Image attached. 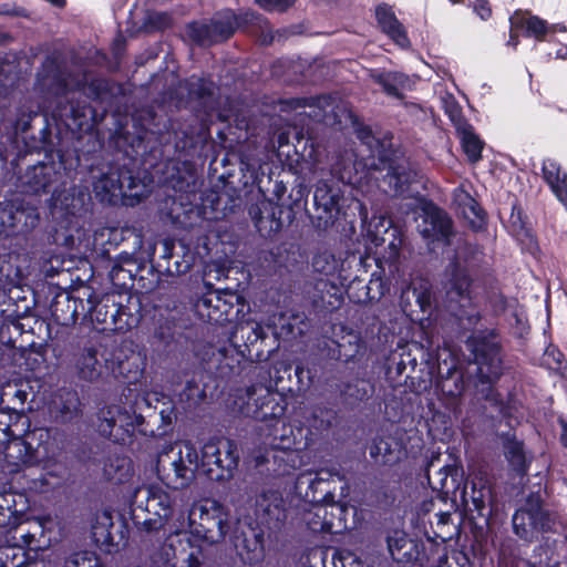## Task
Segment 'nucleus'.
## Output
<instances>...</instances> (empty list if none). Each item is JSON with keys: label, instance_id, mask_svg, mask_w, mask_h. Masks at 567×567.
<instances>
[{"label": "nucleus", "instance_id": "4c0bfd02", "mask_svg": "<svg viewBox=\"0 0 567 567\" xmlns=\"http://www.w3.org/2000/svg\"><path fill=\"white\" fill-rule=\"evenodd\" d=\"M70 290L68 292H73L74 288L83 289L82 296L86 298L87 302V311L90 312L92 319H95L99 322L106 323L107 322V310L104 312L103 309L109 307V303L112 301L109 293H104L102 296L97 295L93 289V286H70Z\"/></svg>", "mask_w": 567, "mask_h": 567}, {"label": "nucleus", "instance_id": "0e129e2a", "mask_svg": "<svg viewBox=\"0 0 567 567\" xmlns=\"http://www.w3.org/2000/svg\"><path fill=\"white\" fill-rule=\"evenodd\" d=\"M410 290L412 291V295L416 297V301L422 311H426L431 306V293L426 286H408V291Z\"/></svg>", "mask_w": 567, "mask_h": 567}, {"label": "nucleus", "instance_id": "cd10ccee", "mask_svg": "<svg viewBox=\"0 0 567 567\" xmlns=\"http://www.w3.org/2000/svg\"><path fill=\"white\" fill-rule=\"evenodd\" d=\"M257 388L250 386L246 390L247 403L241 413L258 421L279 419L285 413V408L277 401L275 394L266 391L258 399H254Z\"/></svg>", "mask_w": 567, "mask_h": 567}, {"label": "nucleus", "instance_id": "bf43d9fd", "mask_svg": "<svg viewBox=\"0 0 567 567\" xmlns=\"http://www.w3.org/2000/svg\"><path fill=\"white\" fill-rule=\"evenodd\" d=\"M41 274L44 276V281L42 284H51L48 281L49 279H53L55 276H61L63 281H69L70 284H89L87 280L81 279L79 276L75 278L65 271L63 268L59 269L58 267H54L51 262H44L42 267L40 268Z\"/></svg>", "mask_w": 567, "mask_h": 567}, {"label": "nucleus", "instance_id": "c756f323", "mask_svg": "<svg viewBox=\"0 0 567 567\" xmlns=\"http://www.w3.org/2000/svg\"><path fill=\"white\" fill-rule=\"evenodd\" d=\"M208 19L217 44L229 40L239 28L248 22L247 14H237L231 9L219 10Z\"/></svg>", "mask_w": 567, "mask_h": 567}, {"label": "nucleus", "instance_id": "6e6d98bb", "mask_svg": "<svg viewBox=\"0 0 567 567\" xmlns=\"http://www.w3.org/2000/svg\"><path fill=\"white\" fill-rule=\"evenodd\" d=\"M369 453L375 462L382 464L392 463L396 458L394 451L391 449V444L384 439H375L369 449Z\"/></svg>", "mask_w": 567, "mask_h": 567}, {"label": "nucleus", "instance_id": "412c9836", "mask_svg": "<svg viewBox=\"0 0 567 567\" xmlns=\"http://www.w3.org/2000/svg\"><path fill=\"white\" fill-rule=\"evenodd\" d=\"M61 173L52 163L38 162L20 176L22 192L28 195H49L61 182Z\"/></svg>", "mask_w": 567, "mask_h": 567}, {"label": "nucleus", "instance_id": "9d476101", "mask_svg": "<svg viewBox=\"0 0 567 567\" xmlns=\"http://www.w3.org/2000/svg\"><path fill=\"white\" fill-rule=\"evenodd\" d=\"M198 467L197 451L188 441L169 445L158 454L156 464L159 478L174 489L187 486Z\"/></svg>", "mask_w": 567, "mask_h": 567}, {"label": "nucleus", "instance_id": "a18cd8bd", "mask_svg": "<svg viewBox=\"0 0 567 567\" xmlns=\"http://www.w3.org/2000/svg\"><path fill=\"white\" fill-rule=\"evenodd\" d=\"M470 498L473 509L483 515L485 507L492 503V488L487 478L480 476L472 481Z\"/></svg>", "mask_w": 567, "mask_h": 567}, {"label": "nucleus", "instance_id": "864d4df0", "mask_svg": "<svg viewBox=\"0 0 567 567\" xmlns=\"http://www.w3.org/2000/svg\"><path fill=\"white\" fill-rule=\"evenodd\" d=\"M542 171L544 181L550 186L558 199L563 200L560 184L565 185L566 177L560 178V168L557 163L551 159L544 161Z\"/></svg>", "mask_w": 567, "mask_h": 567}, {"label": "nucleus", "instance_id": "4be33fe9", "mask_svg": "<svg viewBox=\"0 0 567 567\" xmlns=\"http://www.w3.org/2000/svg\"><path fill=\"white\" fill-rule=\"evenodd\" d=\"M49 437V431L40 429L27 435V440L14 439L6 447L4 457L9 465L19 468L35 462L40 443Z\"/></svg>", "mask_w": 567, "mask_h": 567}, {"label": "nucleus", "instance_id": "39448f33", "mask_svg": "<svg viewBox=\"0 0 567 567\" xmlns=\"http://www.w3.org/2000/svg\"><path fill=\"white\" fill-rule=\"evenodd\" d=\"M168 96L177 109L189 110L202 121H212L214 117L225 121L220 112V89L210 76L193 74L185 78L168 91Z\"/></svg>", "mask_w": 567, "mask_h": 567}, {"label": "nucleus", "instance_id": "473e14b6", "mask_svg": "<svg viewBox=\"0 0 567 567\" xmlns=\"http://www.w3.org/2000/svg\"><path fill=\"white\" fill-rule=\"evenodd\" d=\"M371 79L388 96L396 100H403V91L410 87L409 75L399 71L375 70L371 73Z\"/></svg>", "mask_w": 567, "mask_h": 567}, {"label": "nucleus", "instance_id": "6ab92c4d", "mask_svg": "<svg viewBox=\"0 0 567 567\" xmlns=\"http://www.w3.org/2000/svg\"><path fill=\"white\" fill-rule=\"evenodd\" d=\"M252 516L262 530L279 532L287 519L282 495L278 491H262L255 498Z\"/></svg>", "mask_w": 567, "mask_h": 567}, {"label": "nucleus", "instance_id": "680f3d73", "mask_svg": "<svg viewBox=\"0 0 567 567\" xmlns=\"http://www.w3.org/2000/svg\"><path fill=\"white\" fill-rule=\"evenodd\" d=\"M245 547L248 553L247 559L258 560L262 557L264 554V530L261 529L258 533H254L252 539L249 540L248 538L244 539Z\"/></svg>", "mask_w": 567, "mask_h": 567}, {"label": "nucleus", "instance_id": "f8f14e48", "mask_svg": "<svg viewBox=\"0 0 567 567\" xmlns=\"http://www.w3.org/2000/svg\"><path fill=\"white\" fill-rule=\"evenodd\" d=\"M346 184L334 178L319 179L313 189L315 214L311 224L318 233L328 231L334 227L342 214Z\"/></svg>", "mask_w": 567, "mask_h": 567}, {"label": "nucleus", "instance_id": "338daca9", "mask_svg": "<svg viewBox=\"0 0 567 567\" xmlns=\"http://www.w3.org/2000/svg\"><path fill=\"white\" fill-rule=\"evenodd\" d=\"M386 542L389 551L391 553V556L394 557L395 551H399L404 547L406 537L403 532L395 530L393 535L388 536Z\"/></svg>", "mask_w": 567, "mask_h": 567}, {"label": "nucleus", "instance_id": "f03ea898", "mask_svg": "<svg viewBox=\"0 0 567 567\" xmlns=\"http://www.w3.org/2000/svg\"><path fill=\"white\" fill-rule=\"evenodd\" d=\"M96 115V110L84 100L69 99L66 95L55 97L51 110V118L56 128L54 135L48 113L38 102L28 100L16 107L10 128L16 137L22 138L28 152L52 156L58 135L64 131L72 138H81L94 128Z\"/></svg>", "mask_w": 567, "mask_h": 567}, {"label": "nucleus", "instance_id": "b1692460", "mask_svg": "<svg viewBox=\"0 0 567 567\" xmlns=\"http://www.w3.org/2000/svg\"><path fill=\"white\" fill-rule=\"evenodd\" d=\"M328 476L331 475L323 471L300 473L295 483L296 494L309 504L326 502L328 497H332L331 491L327 488Z\"/></svg>", "mask_w": 567, "mask_h": 567}, {"label": "nucleus", "instance_id": "13d9d810", "mask_svg": "<svg viewBox=\"0 0 567 567\" xmlns=\"http://www.w3.org/2000/svg\"><path fill=\"white\" fill-rule=\"evenodd\" d=\"M310 109H316L318 111L315 112V116L320 121L323 120L329 111H332L334 107V99L331 94H320L309 96Z\"/></svg>", "mask_w": 567, "mask_h": 567}, {"label": "nucleus", "instance_id": "423d86ee", "mask_svg": "<svg viewBox=\"0 0 567 567\" xmlns=\"http://www.w3.org/2000/svg\"><path fill=\"white\" fill-rule=\"evenodd\" d=\"M228 513L215 501L196 503L187 516L181 514L169 526V533H181L189 528L190 533L213 545L224 540L229 529Z\"/></svg>", "mask_w": 567, "mask_h": 567}, {"label": "nucleus", "instance_id": "e433bc0d", "mask_svg": "<svg viewBox=\"0 0 567 567\" xmlns=\"http://www.w3.org/2000/svg\"><path fill=\"white\" fill-rule=\"evenodd\" d=\"M76 87L81 90L87 99L96 102H104L113 94L111 82L106 78L97 75H83V78L78 81Z\"/></svg>", "mask_w": 567, "mask_h": 567}, {"label": "nucleus", "instance_id": "0eeeda50", "mask_svg": "<svg viewBox=\"0 0 567 567\" xmlns=\"http://www.w3.org/2000/svg\"><path fill=\"white\" fill-rule=\"evenodd\" d=\"M42 216L39 207L22 197L7 200L0 208L1 233L16 238L18 244L37 249L41 230Z\"/></svg>", "mask_w": 567, "mask_h": 567}, {"label": "nucleus", "instance_id": "a878e982", "mask_svg": "<svg viewBox=\"0 0 567 567\" xmlns=\"http://www.w3.org/2000/svg\"><path fill=\"white\" fill-rule=\"evenodd\" d=\"M49 195L45 199V205L52 217L59 216L70 224V218L81 215L83 199L68 190L63 182H60Z\"/></svg>", "mask_w": 567, "mask_h": 567}, {"label": "nucleus", "instance_id": "c85d7f7f", "mask_svg": "<svg viewBox=\"0 0 567 567\" xmlns=\"http://www.w3.org/2000/svg\"><path fill=\"white\" fill-rule=\"evenodd\" d=\"M508 234L519 243L524 252L535 258L540 252L537 237L528 226V218L518 202L512 205V213L508 219Z\"/></svg>", "mask_w": 567, "mask_h": 567}, {"label": "nucleus", "instance_id": "1a4fd4ad", "mask_svg": "<svg viewBox=\"0 0 567 567\" xmlns=\"http://www.w3.org/2000/svg\"><path fill=\"white\" fill-rule=\"evenodd\" d=\"M476 364L474 386L485 400L495 401L493 384L503 373L501 347L491 334L480 333L470 338Z\"/></svg>", "mask_w": 567, "mask_h": 567}, {"label": "nucleus", "instance_id": "58836bf2", "mask_svg": "<svg viewBox=\"0 0 567 567\" xmlns=\"http://www.w3.org/2000/svg\"><path fill=\"white\" fill-rule=\"evenodd\" d=\"M185 34L193 44L199 48H210L217 44L208 18L187 22Z\"/></svg>", "mask_w": 567, "mask_h": 567}, {"label": "nucleus", "instance_id": "e2e57ef3", "mask_svg": "<svg viewBox=\"0 0 567 567\" xmlns=\"http://www.w3.org/2000/svg\"><path fill=\"white\" fill-rule=\"evenodd\" d=\"M343 288L344 286H340ZM349 298L354 302L364 303L375 299L374 296H370V286H346Z\"/></svg>", "mask_w": 567, "mask_h": 567}, {"label": "nucleus", "instance_id": "ddd939ff", "mask_svg": "<svg viewBox=\"0 0 567 567\" xmlns=\"http://www.w3.org/2000/svg\"><path fill=\"white\" fill-rule=\"evenodd\" d=\"M238 463L239 452L234 441L228 439L210 440L202 447L199 465L210 480L231 478Z\"/></svg>", "mask_w": 567, "mask_h": 567}, {"label": "nucleus", "instance_id": "7c9ffc66", "mask_svg": "<svg viewBox=\"0 0 567 567\" xmlns=\"http://www.w3.org/2000/svg\"><path fill=\"white\" fill-rule=\"evenodd\" d=\"M183 241L200 258L208 256L218 244V231L208 226H196L188 230Z\"/></svg>", "mask_w": 567, "mask_h": 567}, {"label": "nucleus", "instance_id": "a19ab883", "mask_svg": "<svg viewBox=\"0 0 567 567\" xmlns=\"http://www.w3.org/2000/svg\"><path fill=\"white\" fill-rule=\"evenodd\" d=\"M132 462L128 457L117 453L109 454L103 464V475L109 481L123 483L131 477Z\"/></svg>", "mask_w": 567, "mask_h": 567}, {"label": "nucleus", "instance_id": "37998d69", "mask_svg": "<svg viewBox=\"0 0 567 567\" xmlns=\"http://www.w3.org/2000/svg\"><path fill=\"white\" fill-rule=\"evenodd\" d=\"M464 154L471 163H476L482 158L484 141L475 133L473 125L461 127L455 131Z\"/></svg>", "mask_w": 567, "mask_h": 567}, {"label": "nucleus", "instance_id": "4468645a", "mask_svg": "<svg viewBox=\"0 0 567 567\" xmlns=\"http://www.w3.org/2000/svg\"><path fill=\"white\" fill-rule=\"evenodd\" d=\"M513 530L520 539L534 542L539 534L556 533V517L542 507L537 497H529L526 504L517 509L512 518Z\"/></svg>", "mask_w": 567, "mask_h": 567}, {"label": "nucleus", "instance_id": "5fc2aeb1", "mask_svg": "<svg viewBox=\"0 0 567 567\" xmlns=\"http://www.w3.org/2000/svg\"><path fill=\"white\" fill-rule=\"evenodd\" d=\"M504 454L515 470L525 468V453L522 442L516 439H507L504 443Z\"/></svg>", "mask_w": 567, "mask_h": 567}, {"label": "nucleus", "instance_id": "8fccbe9b", "mask_svg": "<svg viewBox=\"0 0 567 567\" xmlns=\"http://www.w3.org/2000/svg\"><path fill=\"white\" fill-rule=\"evenodd\" d=\"M441 102L444 113L451 121L455 131L463 126L470 127V122L464 116L462 106L453 94L446 93L444 96H442Z\"/></svg>", "mask_w": 567, "mask_h": 567}, {"label": "nucleus", "instance_id": "de8ad7c7", "mask_svg": "<svg viewBox=\"0 0 567 567\" xmlns=\"http://www.w3.org/2000/svg\"><path fill=\"white\" fill-rule=\"evenodd\" d=\"M437 386L443 395L447 398L456 399L461 396L464 391L463 373L455 367L449 368L446 374L442 375Z\"/></svg>", "mask_w": 567, "mask_h": 567}, {"label": "nucleus", "instance_id": "774afa93", "mask_svg": "<svg viewBox=\"0 0 567 567\" xmlns=\"http://www.w3.org/2000/svg\"><path fill=\"white\" fill-rule=\"evenodd\" d=\"M297 453L290 449L289 445L284 446V450L274 455L275 462H285L289 468L295 467L297 461Z\"/></svg>", "mask_w": 567, "mask_h": 567}, {"label": "nucleus", "instance_id": "c9c22d12", "mask_svg": "<svg viewBox=\"0 0 567 567\" xmlns=\"http://www.w3.org/2000/svg\"><path fill=\"white\" fill-rule=\"evenodd\" d=\"M311 266L315 272L319 275L316 284H336L339 277V261L334 255L329 251L318 252L312 257Z\"/></svg>", "mask_w": 567, "mask_h": 567}, {"label": "nucleus", "instance_id": "2eb2a0df", "mask_svg": "<svg viewBox=\"0 0 567 567\" xmlns=\"http://www.w3.org/2000/svg\"><path fill=\"white\" fill-rule=\"evenodd\" d=\"M144 423L132 405L113 404L100 411L99 432L114 442L125 444Z\"/></svg>", "mask_w": 567, "mask_h": 567}, {"label": "nucleus", "instance_id": "f704fd0d", "mask_svg": "<svg viewBox=\"0 0 567 567\" xmlns=\"http://www.w3.org/2000/svg\"><path fill=\"white\" fill-rule=\"evenodd\" d=\"M19 80L20 65L16 54H0V97H7L18 85Z\"/></svg>", "mask_w": 567, "mask_h": 567}, {"label": "nucleus", "instance_id": "c03bdc74", "mask_svg": "<svg viewBox=\"0 0 567 567\" xmlns=\"http://www.w3.org/2000/svg\"><path fill=\"white\" fill-rule=\"evenodd\" d=\"M311 507L306 509L302 515V522L309 530L313 533L332 532L333 524L328 518V508L320 503L310 504Z\"/></svg>", "mask_w": 567, "mask_h": 567}, {"label": "nucleus", "instance_id": "3c124183", "mask_svg": "<svg viewBox=\"0 0 567 567\" xmlns=\"http://www.w3.org/2000/svg\"><path fill=\"white\" fill-rule=\"evenodd\" d=\"M205 560V549L189 542L187 547L179 551L175 567H203Z\"/></svg>", "mask_w": 567, "mask_h": 567}, {"label": "nucleus", "instance_id": "9b49d317", "mask_svg": "<svg viewBox=\"0 0 567 567\" xmlns=\"http://www.w3.org/2000/svg\"><path fill=\"white\" fill-rule=\"evenodd\" d=\"M133 505L136 523L146 532H155L169 523L176 499L162 487L151 485L136 489Z\"/></svg>", "mask_w": 567, "mask_h": 567}, {"label": "nucleus", "instance_id": "7ed1b4c3", "mask_svg": "<svg viewBox=\"0 0 567 567\" xmlns=\"http://www.w3.org/2000/svg\"><path fill=\"white\" fill-rule=\"evenodd\" d=\"M359 137L369 147L370 167L384 172L380 179L383 190L394 197H412V186L419 182L420 173L392 137H375L369 128L361 131Z\"/></svg>", "mask_w": 567, "mask_h": 567}, {"label": "nucleus", "instance_id": "72a5a7b5", "mask_svg": "<svg viewBox=\"0 0 567 567\" xmlns=\"http://www.w3.org/2000/svg\"><path fill=\"white\" fill-rule=\"evenodd\" d=\"M293 152L297 163H306L316 165L320 163L322 156L321 144L317 137L312 136L309 132L305 133L302 130L296 133Z\"/></svg>", "mask_w": 567, "mask_h": 567}, {"label": "nucleus", "instance_id": "f3484780", "mask_svg": "<svg viewBox=\"0 0 567 567\" xmlns=\"http://www.w3.org/2000/svg\"><path fill=\"white\" fill-rule=\"evenodd\" d=\"M101 358L106 371L115 378L123 377L128 382L136 381L146 367V355L135 350L134 342L131 340H123L110 352L104 350Z\"/></svg>", "mask_w": 567, "mask_h": 567}, {"label": "nucleus", "instance_id": "f257e3e1", "mask_svg": "<svg viewBox=\"0 0 567 567\" xmlns=\"http://www.w3.org/2000/svg\"><path fill=\"white\" fill-rule=\"evenodd\" d=\"M115 147L123 152L128 163H111L93 182L95 198L110 206H135L145 197L146 185L136 158L145 161L165 153H186L195 148L199 135L197 127L168 116L163 109L145 106L132 117V131L117 127L112 135Z\"/></svg>", "mask_w": 567, "mask_h": 567}, {"label": "nucleus", "instance_id": "20e7f679", "mask_svg": "<svg viewBox=\"0 0 567 567\" xmlns=\"http://www.w3.org/2000/svg\"><path fill=\"white\" fill-rule=\"evenodd\" d=\"M405 243L403 225L392 216L373 214L367 233L365 249L373 255L377 268L385 275L399 274L401 249Z\"/></svg>", "mask_w": 567, "mask_h": 567}, {"label": "nucleus", "instance_id": "dca6fc26", "mask_svg": "<svg viewBox=\"0 0 567 567\" xmlns=\"http://www.w3.org/2000/svg\"><path fill=\"white\" fill-rule=\"evenodd\" d=\"M489 270V259L477 245L463 241V249L455 252L444 269L445 284H475V279Z\"/></svg>", "mask_w": 567, "mask_h": 567}, {"label": "nucleus", "instance_id": "69168bd1", "mask_svg": "<svg viewBox=\"0 0 567 567\" xmlns=\"http://www.w3.org/2000/svg\"><path fill=\"white\" fill-rule=\"evenodd\" d=\"M295 0H256V3L266 11L284 12L293 4Z\"/></svg>", "mask_w": 567, "mask_h": 567}, {"label": "nucleus", "instance_id": "49530a36", "mask_svg": "<svg viewBox=\"0 0 567 567\" xmlns=\"http://www.w3.org/2000/svg\"><path fill=\"white\" fill-rule=\"evenodd\" d=\"M81 415V402L76 393L68 392L60 401L54 419L61 423H70Z\"/></svg>", "mask_w": 567, "mask_h": 567}, {"label": "nucleus", "instance_id": "09e8293b", "mask_svg": "<svg viewBox=\"0 0 567 567\" xmlns=\"http://www.w3.org/2000/svg\"><path fill=\"white\" fill-rule=\"evenodd\" d=\"M257 117L244 112H238L234 115L233 126L238 140L248 141L256 137L258 133Z\"/></svg>", "mask_w": 567, "mask_h": 567}, {"label": "nucleus", "instance_id": "aec40b11", "mask_svg": "<svg viewBox=\"0 0 567 567\" xmlns=\"http://www.w3.org/2000/svg\"><path fill=\"white\" fill-rule=\"evenodd\" d=\"M423 227L420 230L427 244L450 246L455 236L454 223L451 216L433 202L429 200L423 207Z\"/></svg>", "mask_w": 567, "mask_h": 567}, {"label": "nucleus", "instance_id": "bb28decb", "mask_svg": "<svg viewBox=\"0 0 567 567\" xmlns=\"http://www.w3.org/2000/svg\"><path fill=\"white\" fill-rule=\"evenodd\" d=\"M374 17L380 31L400 49L411 48V41L403 23L398 19L394 9L386 2L375 6Z\"/></svg>", "mask_w": 567, "mask_h": 567}, {"label": "nucleus", "instance_id": "2f4dec72", "mask_svg": "<svg viewBox=\"0 0 567 567\" xmlns=\"http://www.w3.org/2000/svg\"><path fill=\"white\" fill-rule=\"evenodd\" d=\"M437 458L433 457L427 465L426 477L429 484L434 491L445 494L453 493L458 487V470L454 465L445 464L432 473Z\"/></svg>", "mask_w": 567, "mask_h": 567}, {"label": "nucleus", "instance_id": "603ef678", "mask_svg": "<svg viewBox=\"0 0 567 567\" xmlns=\"http://www.w3.org/2000/svg\"><path fill=\"white\" fill-rule=\"evenodd\" d=\"M44 245H55L63 246L66 248H71L74 245V236L66 229L61 227V229L55 226H49L40 238Z\"/></svg>", "mask_w": 567, "mask_h": 567}, {"label": "nucleus", "instance_id": "a211bd4d", "mask_svg": "<svg viewBox=\"0 0 567 567\" xmlns=\"http://www.w3.org/2000/svg\"><path fill=\"white\" fill-rule=\"evenodd\" d=\"M71 71L56 53L47 54L35 73V86L43 93L59 97L70 91Z\"/></svg>", "mask_w": 567, "mask_h": 567}, {"label": "nucleus", "instance_id": "6e6552de", "mask_svg": "<svg viewBox=\"0 0 567 567\" xmlns=\"http://www.w3.org/2000/svg\"><path fill=\"white\" fill-rule=\"evenodd\" d=\"M309 189L302 184H296L286 197V203L265 200L260 205L252 206L249 215L260 237L274 238L284 227L289 226L295 219L296 208H300Z\"/></svg>", "mask_w": 567, "mask_h": 567}, {"label": "nucleus", "instance_id": "4d7b16f0", "mask_svg": "<svg viewBox=\"0 0 567 567\" xmlns=\"http://www.w3.org/2000/svg\"><path fill=\"white\" fill-rule=\"evenodd\" d=\"M63 567H104V565L95 553L84 550L68 557Z\"/></svg>", "mask_w": 567, "mask_h": 567}, {"label": "nucleus", "instance_id": "79ce46f5", "mask_svg": "<svg viewBox=\"0 0 567 567\" xmlns=\"http://www.w3.org/2000/svg\"><path fill=\"white\" fill-rule=\"evenodd\" d=\"M511 24L522 30L523 37L535 38L537 41H543L549 31L548 22L538 16H519L517 19H509Z\"/></svg>", "mask_w": 567, "mask_h": 567}, {"label": "nucleus", "instance_id": "052dcab7", "mask_svg": "<svg viewBox=\"0 0 567 567\" xmlns=\"http://www.w3.org/2000/svg\"><path fill=\"white\" fill-rule=\"evenodd\" d=\"M169 17L166 12H148L143 20V29L146 32L162 31L168 28Z\"/></svg>", "mask_w": 567, "mask_h": 567}, {"label": "nucleus", "instance_id": "393cba45", "mask_svg": "<svg viewBox=\"0 0 567 567\" xmlns=\"http://www.w3.org/2000/svg\"><path fill=\"white\" fill-rule=\"evenodd\" d=\"M102 353V346L92 341L73 353V368L79 379L93 382L102 375L104 362L99 359Z\"/></svg>", "mask_w": 567, "mask_h": 567}, {"label": "nucleus", "instance_id": "5701e85b", "mask_svg": "<svg viewBox=\"0 0 567 567\" xmlns=\"http://www.w3.org/2000/svg\"><path fill=\"white\" fill-rule=\"evenodd\" d=\"M218 231V244L216 246V254L220 252L217 259L213 260L206 266L208 275L216 281L229 278V272L233 269V257L236 255L240 244L237 235L229 231Z\"/></svg>", "mask_w": 567, "mask_h": 567}, {"label": "nucleus", "instance_id": "ea45409f", "mask_svg": "<svg viewBox=\"0 0 567 567\" xmlns=\"http://www.w3.org/2000/svg\"><path fill=\"white\" fill-rule=\"evenodd\" d=\"M460 206H462L463 215L468 220L470 227L474 233L486 230V212L471 194L464 193Z\"/></svg>", "mask_w": 567, "mask_h": 567}]
</instances>
